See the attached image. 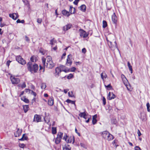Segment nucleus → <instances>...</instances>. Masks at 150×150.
<instances>
[{
    "mask_svg": "<svg viewBox=\"0 0 150 150\" xmlns=\"http://www.w3.org/2000/svg\"><path fill=\"white\" fill-rule=\"evenodd\" d=\"M11 62V61H10V60H8V61H7V62H6V64L7 65L8 67V66H9L10 63Z\"/></svg>",
    "mask_w": 150,
    "mask_h": 150,
    "instance_id": "nucleus-57",
    "label": "nucleus"
},
{
    "mask_svg": "<svg viewBox=\"0 0 150 150\" xmlns=\"http://www.w3.org/2000/svg\"><path fill=\"white\" fill-rule=\"evenodd\" d=\"M42 21V19L41 18H38L37 19V22L39 23H41Z\"/></svg>",
    "mask_w": 150,
    "mask_h": 150,
    "instance_id": "nucleus-49",
    "label": "nucleus"
},
{
    "mask_svg": "<svg viewBox=\"0 0 150 150\" xmlns=\"http://www.w3.org/2000/svg\"><path fill=\"white\" fill-rule=\"evenodd\" d=\"M63 135V133L61 132H59L57 134V137L55 139V143L56 144L59 143L61 142Z\"/></svg>",
    "mask_w": 150,
    "mask_h": 150,
    "instance_id": "nucleus-4",
    "label": "nucleus"
},
{
    "mask_svg": "<svg viewBox=\"0 0 150 150\" xmlns=\"http://www.w3.org/2000/svg\"><path fill=\"white\" fill-rule=\"evenodd\" d=\"M79 9L83 12H85L86 10V7L85 5H82L80 6Z\"/></svg>",
    "mask_w": 150,
    "mask_h": 150,
    "instance_id": "nucleus-26",
    "label": "nucleus"
},
{
    "mask_svg": "<svg viewBox=\"0 0 150 150\" xmlns=\"http://www.w3.org/2000/svg\"><path fill=\"white\" fill-rule=\"evenodd\" d=\"M112 42L111 41V45H108L110 48L112 50H114L116 48H117V43L115 41L114 42V44L112 45Z\"/></svg>",
    "mask_w": 150,
    "mask_h": 150,
    "instance_id": "nucleus-13",
    "label": "nucleus"
},
{
    "mask_svg": "<svg viewBox=\"0 0 150 150\" xmlns=\"http://www.w3.org/2000/svg\"><path fill=\"white\" fill-rule=\"evenodd\" d=\"M75 132L79 136H80V133H79L78 132V131H77V130L76 129V128L75 129Z\"/></svg>",
    "mask_w": 150,
    "mask_h": 150,
    "instance_id": "nucleus-60",
    "label": "nucleus"
},
{
    "mask_svg": "<svg viewBox=\"0 0 150 150\" xmlns=\"http://www.w3.org/2000/svg\"><path fill=\"white\" fill-rule=\"evenodd\" d=\"M103 105H105L106 103V99L104 97H103Z\"/></svg>",
    "mask_w": 150,
    "mask_h": 150,
    "instance_id": "nucleus-54",
    "label": "nucleus"
},
{
    "mask_svg": "<svg viewBox=\"0 0 150 150\" xmlns=\"http://www.w3.org/2000/svg\"><path fill=\"white\" fill-rule=\"evenodd\" d=\"M68 143H71V139L70 140L69 139L67 140V141H66Z\"/></svg>",
    "mask_w": 150,
    "mask_h": 150,
    "instance_id": "nucleus-62",
    "label": "nucleus"
},
{
    "mask_svg": "<svg viewBox=\"0 0 150 150\" xmlns=\"http://www.w3.org/2000/svg\"><path fill=\"white\" fill-rule=\"evenodd\" d=\"M103 27L104 28H106L107 26V24L106 21H103Z\"/></svg>",
    "mask_w": 150,
    "mask_h": 150,
    "instance_id": "nucleus-38",
    "label": "nucleus"
},
{
    "mask_svg": "<svg viewBox=\"0 0 150 150\" xmlns=\"http://www.w3.org/2000/svg\"><path fill=\"white\" fill-rule=\"evenodd\" d=\"M31 62H35L36 61V57L35 56H32L30 58Z\"/></svg>",
    "mask_w": 150,
    "mask_h": 150,
    "instance_id": "nucleus-32",
    "label": "nucleus"
},
{
    "mask_svg": "<svg viewBox=\"0 0 150 150\" xmlns=\"http://www.w3.org/2000/svg\"><path fill=\"white\" fill-rule=\"evenodd\" d=\"M68 136L66 134H65L64 137H63V139H64L66 141H67V140L68 138Z\"/></svg>",
    "mask_w": 150,
    "mask_h": 150,
    "instance_id": "nucleus-43",
    "label": "nucleus"
},
{
    "mask_svg": "<svg viewBox=\"0 0 150 150\" xmlns=\"http://www.w3.org/2000/svg\"><path fill=\"white\" fill-rule=\"evenodd\" d=\"M40 70H41V69H43L42 72H44L45 71V69L43 67H42L40 65Z\"/></svg>",
    "mask_w": 150,
    "mask_h": 150,
    "instance_id": "nucleus-53",
    "label": "nucleus"
},
{
    "mask_svg": "<svg viewBox=\"0 0 150 150\" xmlns=\"http://www.w3.org/2000/svg\"><path fill=\"white\" fill-rule=\"evenodd\" d=\"M44 120L45 122L47 124L50 121L49 119L46 118V117H44Z\"/></svg>",
    "mask_w": 150,
    "mask_h": 150,
    "instance_id": "nucleus-44",
    "label": "nucleus"
},
{
    "mask_svg": "<svg viewBox=\"0 0 150 150\" xmlns=\"http://www.w3.org/2000/svg\"><path fill=\"white\" fill-rule=\"evenodd\" d=\"M101 79L104 80V79H106L107 77V75L105 72H103L101 74Z\"/></svg>",
    "mask_w": 150,
    "mask_h": 150,
    "instance_id": "nucleus-22",
    "label": "nucleus"
},
{
    "mask_svg": "<svg viewBox=\"0 0 150 150\" xmlns=\"http://www.w3.org/2000/svg\"><path fill=\"white\" fill-rule=\"evenodd\" d=\"M52 132L53 134H56L57 133V129L55 127H52Z\"/></svg>",
    "mask_w": 150,
    "mask_h": 150,
    "instance_id": "nucleus-36",
    "label": "nucleus"
},
{
    "mask_svg": "<svg viewBox=\"0 0 150 150\" xmlns=\"http://www.w3.org/2000/svg\"><path fill=\"white\" fill-rule=\"evenodd\" d=\"M10 79L12 83L13 84H17L20 82V80L18 78H16L12 76H11Z\"/></svg>",
    "mask_w": 150,
    "mask_h": 150,
    "instance_id": "nucleus-7",
    "label": "nucleus"
},
{
    "mask_svg": "<svg viewBox=\"0 0 150 150\" xmlns=\"http://www.w3.org/2000/svg\"><path fill=\"white\" fill-rule=\"evenodd\" d=\"M21 100L23 101L26 103H28L29 102V100L26 98L25 96L22 97L21 98Z\"/></svg>",
    "mask_w": 150,
    "mask_h": 150,
    "instance_id": "nucleus-27",
    "label": "nucleus"
},
{
    "mask_svg": "<svg viewBox=\"0 0 150 150\" xmlns=\"http://www.w3.org/2000/svg\"><path fill=\"white\" fill-rule=\"evenodd\" d=\"M42 59L43 64L48 69H52L55 66L51 57L50 56H47L46 58L43 57Z\"/></svg>",
    "mask_w": 150,
    "mask_h": 150,
    "instance_id": "nucleus-1",
    "label": "nucleus"
},
{
    "mask_svg": "<svg viewBox=\"0 0 150 150\" xmlns=\"http://www.w3.org/2000/svg\"><path fill=\"white\" fill-rule=\"evenodd\" d=\"M105 86L106 88H109L110 89H111L112 88V87L111 86L110 84H109L107 86L105 85Z\"/></svg>",
    "mask_w": 150,
    "mask_h": 150,
    "instance_id": "nucleus-50",
    "label": "nucleus"
},
{
    "mask_svg": "<svg viewBox=\"0 0 150 150\" xmlns=\"http://www.w3.org/2000/svg\"><path fill=\"white\" fill-rule=\"evenodd\" d=\"M23 108L25 113L29 109V107L28 105H23Z\"/></svg>",
    "mask_w": 150,
    "mask_h": 150,
    "instance_id": "nucleus-28",
    "label": "nucleus"
},
{
    "mask_svg": "<svg viewBox=\"0 0 150 150\" xmlns=\"http://www.w3.org/2000/svg\"><path fill=\"white\" fill-rule=\"evenodd\" d=\"M55 73L54 74V76L55 77L57 78L60 75V74L62 71L66 72L64 70L61 69V67H57L55 69Z\"/></svg>",
    "mask_w": 150,
    "mask_h": 150,
    "instance_id": "nucleus-3",
    "label": "nucleus"
},
{
    "mask_svg": "<svg viewBox=\"0 0 150 150\" xmlns=\"http://www.w3.org/2000/svg\"><path fill=\"white\" fill-rule=\"evenodd\" d=\"M22 132V130L18 129L17 131L15 133L14 135L16 137H19L21 134Z\"/></svg>",
    "mask_w": 150,
    "mask_h": 150,
    "instance_id": "nucleus-16",
    "label": "nucleus"
},
{
    "mask_svg": "<svg viewBox=\"0 0 150 150\" xmlns=\"http://www.w3.org/2000/svg\"><path fill=\"white\" fill-rule=\"evenodd\" d=\"M79 1V0H75V1L73 2V3L75 5H77Z\"/></svg>",
    "mask_w": 150,
    "mask_h": 150,
    "instance_id": "nucleus-56",
    "label": "nucleus"
},
{
    "mask_svg": "<svg viewBox=\"0 0 150 150\" xmlns=\"http://www.w3.org/2000/svg\"><path fill=\"white\" fill-rule=\"evenodd\" d=\"M137 133L139 137H140L141 135V134L139 129L137 130Z\"/></svg>",
    "mask_w": 150,
    "mask_h": 150,
    "instance_id": "nucleus-55",
    "label": "nucleus"
},
{
    "mask_svg": "<svg viewBox=\"0 0 150 150\" xmlns=\"http://www.w3.org/2000/svg\"><path fill=\"white\" fill-rule=\"evenodd\" d=\"M72 55L71 54L67 56L66 64L69 65V66H71L72 63Z\"/></svg>",
    "mask_w": 150,
    "mask_h": 150,
    "instance_id": "nucleus-6",
    "label": "nucleus"
},
{
    "mask_svg": "<svg viewBox=\"0 0 150 150\" xmlns=\"http://www.w3.org/2000/svg\"><path fill=\"white\" fill-rule=\"evenodd\" d=\"M16 61L21 64L24 65L26 64L25 61L20 56H18L16 57Z\"/></svg>",
    "mask_w": 150,
    "mask_h": 150,
    "instance_id": "nucleus-5",
    "label": "nucleus"
},
{
    "mask_svg": "<svg viewBox=\"0 0 150 150\" xmlns=\"http://www.w3.org/2000/svg\"><path fill=\"white\" fill-rule=\"evenodd\" d=\"M9 16L14 20H16L18 18V14L16 13H13L9 14Z\"/></svg>",
    "mask_w": 150,
    "mask_h": 150,
    "instance_id": "nucleus-14",
    "label": "nucleus"
},
{
    "mask_svg": "<svg viewBox=\"0 0 150 150\" xmlns=\"http://www.w3.org/2000/svg\"><path fill=\"white\" fill-rule=\"evenodd\" d=\"M41 87L42 89H45L46 87V83H42L41 85Z\"/></svg>",
    "mask_w": 150,
    "mask_h": 150,
    "instance_id": "nucleus-40",
    "label": "nucleus"
},
{
    "mask_svg": "<svg viewBox=\"0 0 150 150\" xmlns=\"http://www.w3.org/2000/svg\"><path fill=\"white\" fill-rule=\"evenodd\" d=\"M114 38V36L113 35H112V37L111 38H110V37H109L108 38L107 37L106 38V40L108 45L110 46V45H111V41Z\"/></svg>",
    "mask_w": 150,
    "mask_h": 150,
    "instance_id": "nucleus-17",
    "label": "nucleus"
},
{
    "mask_svg": "<svg viewBox=\"0 0 150 150\" xmlns=\"http://www.w3.org/2000/svg\"><path fill=\"white\" fill-rule=\"evenodd\" d=\"M111 123L113 124H116L117 123V120L115 118H112L111 120Z\"/></svg>",
    "mask_w": 150,
    "mask_h": 150,
    "instance_id": "nucleus-31",
    "label": "nucleus"
},
{
    "mask_svg": "<svg viewBox=\"0 0 150 150\" xmlns=\"http://www.w3.org/2000/svg\"><path fill=\"white\" fill-rule=\"evenodd\" d=\"M116 97L115 96L112 92H110L107 96V99L108 100H111Z\"/></svg>",
    "mask_w": 150,
    "mask_h": 150,
    "instance_id": "nucleus-9",
    "label": "nucleus"
},
{
    "mask_svg": "<svg viewBox=\"0 0 150 150\" xmlns=\"http://www.w3.org/2000/svg\"><path fill=\"white\" fill-rule=\"evenodd\" d=\"M18 86L21 87L22 88H25L26 86L25 83V82L23 83H20L18 85Z\"/></svg>",
    "mask_w": 150,
    "mask_h": 150,
    "instance_id": "nucleus-35",
    "label": "nucleus"
},
{
    "mask_svg": "<svg viewBox=\"0 0 150 150\" xmlns=\"http://www.w3.org/2000/svg\"><path fill=\"white\" fill-rule=\"evenodd\" d=\"M121 77L122 79V80H123V81L124 83V82H127V80L125 76L124 75L122 74L121 75Z\"/></svg>",
    "mask_w": 150,
    "mask_h": 150,
    "instance_id": "nucleus-34",
    "label": "nucleus"
},
{
    "mask_svg": "<svg viewBox=\"0 0 150 150\" xmlns=\"http://www.w3.org/2000/svg\"><path fill=\"white\" fill-rule=\"evenodd\" d=\"M25 134H23L22 136V138L19 139V140L23 141L24 140H27L28 139V137L27 136H25Z\"/></svg>",
    "mask_w": 150,
    "mask_h": 150,
    "instance_id": "nucleus-30",
    "label": "nucleus"
},
{
    "mask_svg": "<svg viewBox=\"0 0 150 150\" xmlns=\"http://www.w3.org/2000/svg\"><path fill=\"white\" fill-rule=\"evenodd\" d=\"M71 26V24H68L65 26H64L63 27V30L64 31H65L69 29H70Z\"/></svg>",
    "mask_w": 150,
    "mask_h": 150,
    "instance_id": "nucleus-18",
    "label": "nucleus"
},
{
    "mask_svg": "<svg viewBox=\"0 0 150 150\" xmlns=\"http://www.w3.org/2000/svg\"><path fill=\"white\" fill-rule=\"evenodd\" d=\"M76 70V68L75 67H73L71 68L70 69V71H71L74 72Z\"/></svg>",
    "mask_w": 150,
    "mask_h": 150,
    "instance_id": "nucleus-46",
    "label": "nucleus"
},
{
    "mask_svg": "<svg viewBox=\"0 0 150 150\" xmlns=\"http://www.w3.org/2000/svg\"><path fill=\"white\" fill-rule=\"evenodd\" d=\"M97 118V115H93V117L92 123L94 125L96 123L97 120L96 119Z\"/></svg>",
    "mask_w": 150,
    "mask_h": 150,
    "instance_id": "nucleus-25",
    "label": "nucleus"
},
{
    "mask_svg": "<svg viewBox=\"0 0 150 150\" xmlns=\"http://www.w3.org/2000/svg\"><path fill=\"white\" fill-rule=\"evenodd\" d=\"M87 118L88 120H86V122L87 123H88L89 121L90 118L88 117Z\"/></svg>",
    "mask_w": 150,
    "mask_h": 150,
    "instance_id": "nucleus-63",
    "label": "nucleus"
},
{
    "mask_svg": "<svg viewBox=\"0 0 150 150\" xmlns=\"http://www.w3.org/2000/svg\"><path fill=\"white\" fill-rule=\"evenodd\" d=\"M73 77V75L72 74H70L67 76V78L68 79H70Z\"/></svg>",
    "mask_w": 150,
    "mask_h": 150,
    "instance_id": "nucleus-42",
    "label": "nucleus"
},
{
    "mask_svg": "<svg viewBox=\"0 0 150 150\" xmlns=\"http://www.w3.org/2000/svg\"><path fill=\"white\" fill-rule=\"evenodd\" d=\"M23 1L25 4L28 3V1L27 0H22Z\"/></svg>",
    "mask_w": 150,
    "mask_h": 150,
    "instance_id": "nucleus-59",
    "label": "nucleus"
},
{
    "mask_svg": "<svg viewBox=\"0 0 150 150\" xmlns=\"http://www.w3.org/2000/svg\"><path fill=\"white\" fill-rule=\"evenodd\" d=\"M35 97H34L33 99H32V103H33L34 102H35Z\"/></svg>",
    "mask_w": 150,
    "mask_h": 150,
    "instance_id": "nucleus-61",
    "label": "nucleus"
},
{
    "mask_svg": "<svg viewBox=\"0 0 150 150\" xmlns=\"http://www.w3.org/2000/svg\"><path fill=\"white\" fill-rule=\"evenodd\" d=\"M127 82H124V84L125 85L128 91H132V89L131 88L130 85L129 84H127Z\"/></svg>",
    "mask_w": 150,
    "mask_h": 150,
    "instance_id": "nucleus-24",
    "label": "nucleus"
},
{
    "mask_svg": "<svg viewBox=\"0 0 150 150\" xmlns=\"http://www.w3.org/2000/svg\"><path fill=\"white\" fill-rule=\"evenodd\" d=\"M54 104L53 98V97H50L48 100V104L49 105L51 106L53 105Z\"/></svg>",
    "mask_w": 150,
    "mask_h": 150,
    "instance_id": "nucleus-15",
    "label": "nucleus"
},
{
    "mask_svg": "<svg viewBox=\"0 0 150 150\" xmlns=\"http://www.w3.org/2000/svg\"><path fill=\"white\" fill-rule=\"evenodd\" d=\"M28 70L31 73H36L38 70V66L36 64H33L31 62H29L27 64Z\"/></svg>",
    "mask_w": 150,
    "mask_h": 150,
    "instance_id": "nucleus-2",
    "label": "nucleus"
},
{
    "mask_svg": "<svg viewBox=\"0 0 150 150\" xmlns=\"http://www.w3.org/2000/svg\"><path fill=\"white\" fill-rule=\"evenodd\" d=\"M34 121H36L37 122L41 121V117H40L39 115L37 114L35 115Z\"/></svg>",
    "mask_w": 150,
    "mask_h": 150,
    "instance_id": "nucleus-12",
    "label": "nucleus"
},
{
    "mask_svg": "<svg viewBox=\"0 0 150 150\" xmlns=\"http://www.w3.org/2000/svg\"><path fill=\"white\" fill-rule=\"evenodd\" d=\"M86 48H83L82 50V53L85 54L86 53Z\"/></svg>",
    "mask_w": 150,
    "mask_h": 150,
    "instance_id": "nucleus-51",
    "label": "nucleus"
},
{
    "mask_svg": "<svg viewBox=\"0 0 150 150\" xmlns=\"http://www.w3.org/2000/svg\"><path fill=\"white\" fill-rule=\"evenodd\" d=\"M109 133V132H108L105 131L102 132L101 135L105 139L106 137H107Z\"/></svg>",
    "mask_w": 150,
    "mask_h": 150,
    "instance_id": "nucleus-23",
    "label": "nucleus"
},
{
    "mask_svg": "<svg viewBox=\"0 0 150 150\" xmlns=\"http://www.w3.org/2000/svg\"><path fill=\"white\" fill-rule=\"evenodd\" d=\"M67 103H71V104H74V105L75 104V102L74 101L71 100L69 99H68L66 100V101Z\"/></svg>",
    "mask_w": 150,
    "mask_h": 150,
    "instance_id": "nucleus-39",
    "label": "nucleus"
},
{
    "mask_svg": "<svg viewBox=\"0 0 150 150\" xmlns=\"http://www.w3.org/2000/svg\"><path fill=\"white\" fill-rule=\"evenodd\" d=\"M88 114L84 112H80L79 114V116L81 117H82L85 119H86L88 117Z\"/></svg>",
    "mask_w": 150,
    "mask_h": 150,
    "instance_id": "nucleus-10",
    "label": "nucleus"
},
{
    "mask_svg": "<svg viewBox=\"0 0 150 150\" xmlns=\"http://www.w3.org/2000/svg\"><path fill=\"white\" fill-rule=\"evenodd\" d=\"M134 149L135 150H141L140 148L138 146H135V147Z\"/></svg>",
    "mask_w": 150,
    "mask_h": 150,
    "instance_id": "nucleus-52",
    "label": "nucleus"
},
{
    "mask_svg": "<svg viewBox=\"0 0 150 150\" xmlns=\"http://www.w3.org/2000/svg\"><path fill=\"white\" fill-rule=\"evenodd\" d=\"M146 105L148 111L149 112H150V105L149 103H146Z\"/></svg>",
    "mask_w": 150,
    "mask_h": 150,
    "instance_id": "nucleus-41",
    "label": "nucleus"
},
{
    "mask_svg": "<svg viewBox=\"0 0 150 150\" xmlns=\"http://www.w3.org/2000/svg\"><path fill=\"white\" fill-rule=\"evenodd\" d=\"M63 149L64 150H70L69 149V148L67 147L66 146H64L63 147Z\"/></svg>",
    "mask_w": 150,
    "mask_h": 150,
    "instance_id": "nucleus-48",
    "label": "nucleus"
},
{
    "mask_svg": "<svg viewBox=\"0 0 150 150\" xmlns=\"http://www.w3.org/2000/svg\"><path fill=\"white\" fill-rule=\"evenodd\" d=\"M28 90L30 93L31 94L33 95L34 96V97H35L36 96V93L35 92H34L33 91L30 90V89H28Z\"/></svg>",
    "mask_w": 150,
    "mask_h": 150,
    "instance_id": "nucleus-37",
    "label": "nucleus"
},
{
    "mask_svg": "<svg viewBox=\"0 0 150 150\" xmlns=\"http://www.w3.org/2000/svg\"><path fill=\"white\" fill-rule=\"evenodd\" d=\"M127 65L129 68V70L131 71V73H132V66L130 64L129 62H127Z\"/></svg>",
    "mask_w": 150,
    "mask_h": 150,
    "instance_id": "nucleus-33",
    "label": "nucleus"
},
{
    "mask_svg": "<svg viewBox=\"0 0 150 150\" xmlns=\"http://www.w3.org/2000/svg\"><path fill=\"white\" fill-rule=\"evenodd\" d=\"M57 47L56 46L54 47L53 48V49L54 50H56L57 49Z\"/></svg>",
    "mask_w": 150,
    "mask_h": 150,
    "instance_id": "nucleus-64",
    "label": "nucleus"
},
{
    "mask_svg": "<svg viewBox=\"0 0 150 150\" xmlns=\"http://www.w3.org/2000/svg\"><path fill=\"white\" fill-rule=\"evenodd\" d=\"M80 30L81 31L80 36L81 37L86 38L88 36V34H87L85 31L81 29H80Z\"/></svg>",
    "mask_w": 150,
    "mask_h": 150,
    "instance_id": "nucleus-8",
    "label": "nucleus"
},
{
    "mask_svg": "<svg viewBox=\"0 0 150 150\" xmlns=\"http://www.w3.org/2000/svg\"><path fill=\"white\" fill-rule=\"evenodd\" d=\"M69 95V96L71 97H73L74 96V95L73 94V93L72 92H69L68 93Z\"/></svg>",
    "mask_w": 150,
    "mask_h": 150,
    "instance_id": "nucleus-47",
    "label": "nucleus"
},
{
    "mask_svg": "<svg viewBox=\"0 0 150 150\" xmlns=\"http://www.w3.org/2000/svg\"><path fill=\"white\" fill-rule=\"evenodd\" d=\"M112 19L114 23L116 24L117 22V19L115 13H114L112 16Z\"/></svg>",
    "mask_w": 150,
    "mask_h": 150,
    "instance_id": "nucleus-11",
    "label": "nucleus"
},
{
    "mask_svg": "<svg viewBox=\"0 0 150 150\" xmlns=\"http://www.w3.org/2000/svg\"><path fill=\"white\" fill-rule=\"evenodd\" d=\"M25 146V144H19V147L21 148H24V147Z\"/></svg>",
    "mask_w": 150,
    "mask_h": 150,
    "instance_id": "nucleus-45",
    "label": "nucleus"
},
{
    "mask_svg": "<svg viewBox=\"0 0 150 150\" xmlns=\"http://www.w3.org/2000/svg\"><path fill=\"white\" fill-rule=\"evenodd\" d=\"M113 139V136L109 133L107 137H106L105 139L108 141H110L112 140Z\"/></svg>",
    "mask_w": 150,
    "mask_h": 150,
    "instance_id": "nucleus-20",
    "label": "nucleus"
},
{
    "mask_svg": "<svg viewBox=\"0 0 150 150\" xmlns=\"http://www.w3.org/2000/svg\"><path fill=\"white\" fill-rule=\"evenodd\" d=\"M25 40L27 41H29L30 39H29V38L27 36H25Z\"/></svg>",
    "mask_w": 150,
    "mask_h": 150,
    "instance_id": "nucleus-58",
    "label": "nucleus"
},
{
    "mask_svg": "<svg viewBox=\"0 0 150 150\" xmlns=\"http://www.w3.org/2000/svg\"><path fill=\"white\" fill-rule=\"evenodd\" d=\"M69 13H70V14H74L75 12V8H73L72 6H70V9L69 10Z\"/></svg>",
    "mask_w": 150,
    "mask_h": 150,
    "instance_id": "nucleus-21",
    "label": "nucleus"
},
{
    "mask_svg": "<svg viewBox=\"0 0 150 150\" xmlns=\"http://www.w3.org/2000/svg\"><path fill=\"white\" fill-rule=\"evenodd\" d=\"M56 41L54 38L50 41V44L51 45L52 47L54 45H55L56 43Z\"/></svg>",
    "mask_w": 150,
    "mask_h": 150,
    "instance_id": "nucleus-29",
    "label": "nucleus"
},
{
    "mask_svg": "<svg viewBox=\"0 0 150 150\" xmlns=\"http://www.w3.org/2000/svg\"><path fill=\"white\" fill-rule=\"evenodd\" d=\"M62 14L64 16L69 17L70 15L69 12L65 10H62Z\"/></svg>",
    "mask_w": 150,
    "mask_h": 150,
    "instance_id": "nucleus-19",
    "label": "nucleus"
}]
</instances>
